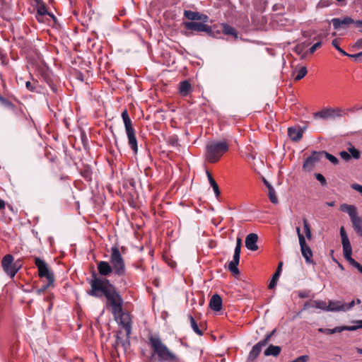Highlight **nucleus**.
<instances>
[{
  "label": "nucleus",
  "instance_id": "obj_45",
  "mask_svg": "<svg viewBox=\"0 0 362 362\" xmlns=\"http://www.w3.org/2000/svg\"><path fill=\"white\" fill-rule=\"evenodd\" d=\"M54 285H49V281H47V284L45 286H43L42 288L37 289L36 291V293L38 294V295H41L42 293H45V291H46V289L50 286H53Z\"/></svg>",
  "mask_w": 362,
  "mask_h": 362
},
{
  "label": "nucleus",
  "instance_id": "obj_56",
  "mask_svg": "<svg viewBox=\"0 0 362 362\" xmlns=\"http://www.w3.org/2000/svg\"><path fill=\"white\" fill-rule=\"evenodd\" d=\"M357 303V304H360L361 303V300L360 299H356V300L355 301V303Z\"/></svg>",
  "mask_w": 362,
  "mask_h": 362
},
{
  "label": "nucleus",
  "instance_id": "obj_54",
  "mask_svg": "<svg viewBox=\"0 0 362 362\" xmlns=\"http://www.w3.org/2000/svg\"><path fill=\"white\" fill-rule=\"evenodd\" d=\"M326 204L329 206H333L334 205V202H327Z\"/></svg>",
  "mask_w": 362,
  "mask_h": 362
},
{
  "label": "nucleus",
  "instance_id": "obj_52",
  "mask_svg": "<svg viewBox=\"0 0 362 362\" xmlns=\"http://www.w3.org/2000/svg\"><path fill=\"white\" fill-rule=\"evenodd\" d=\"M355 24L358 26L362 25V20L356 21Z\"/></svg>",
  "mask_w": 362,
  "mask_h": 362
},
{
  "label": "nucleus",
  "instance_id": "obj_23",
  "mask_svg": "<svg viewBox=\"0 0 362 362\" xmlns=\"http://www.w3.org/2000/svg\"><path fill=\"white\" fill-rule=\"evenodd\" d=\"M308 73L307 68L304 66L296 68L293 71L294 80L298 81L302 79Z\"/></svg>",
  "mask_w": 362,
  "mask_h": 362
},
{
  "label": "nucleus",
  "instance_id": "obj_32",
  "mask_svg": "<svg viewBox=\"0 0 362 362\" xmlns=\"http://www.w3.org/2000/svg\"><path fill=\"white\" fill-rule=\"evenodd\" d=\"M189 320L193 331L199 336L203 334V332L199 328L197 323L192 315H189Z\"/></svg>",
  "mask_w": 362,
  "mask_h": 362
},
{
  "label": "nucleus",
  "instance_id": "obj_35",
  "mask_svg": "<svg viewBox=\"0 0 362 362\" xmlns=\"http://www.w3.org/2000/svg\"><path fill=\"white\" fill-rule=\"evenodd\" d=\"M362 320H356L354 322V323L356 324V325H354V326H341V332L342 331H345V330H347V331H355L359 328H362Z\"/></svg>",
  "mask_w": 362,
  "mask_h": 362
},
{
  "label": "nucleus",
  "instance_id": "obj_55",
  "mask_svg": "<svg viewBox=\"0 0 362 362\" xmlns=\"http://www.w3.org/2000/svg\"><path fill=\"white\" fill-rule=\"evenodd\" d=\"M0 100H1V101H4V102L6 103L8 105H11V103L10 102H8V101L5 100H4L3 98H1V97H0Z\"/></svg>",
  "mask_w": 362,
  "mask_h": 362
},
{
  "label": "nucleus",
  "instance_id": "obj_16",
  "mask_svg": "<svg viewBox=\"0 0 362 362\" xmlns=\"http://www.w3.org/2000/svg\"><path fill=\"white\" fill-rule=\"evenodd\" d=\"M331 22L333 24L334 28L335 30H339L341 28H346L350 24L355 23L356 21H354L351 18L346 16L343 19L337 18H332Z\"/></svg>",
  "mask_w": 362,
  "mask_h": 362
},
{
  "label": "nucleus",
  "instance_id": "obj_51",
  "mask_svg": "<svg viewBox=\"0 0 362 362\" xmlns=\"http://www.w3.org/2000/svg\"><path fill=\"white\" fill-rule=\"evenodd\" d=\"M5 207V203L3 200L0 199V209H3Z\"/></svg>",
  "mask_w": 362,
  "mask_h": 362
},
{
  "label": "nucleus",
  "instance_id": "obj_12",
  "mask_svg": "<svg viewBox=\"0 0 362 362\" xmlns=\"http://www.w3.org/2000/svg\"><path fill=\"white\" fill-rule=\"evenodd\" d=\"M185 28L187 30L195 31V32H204L208 35L212 34V29L211 26L205 24V23L201 22H185L184 23Z\"/></svg>",
  "mask_w": 362,
  "mask_h": 362
},
{
  "label": "nucleus",
  "instance_id": "obj_33",
  "mask_svg": "<svg viewBox=\"0 0 362 362\" xmlns=\"http://www.w3.org/2000/svg\"><path fill=\"white\" fill-rule=\"evenodd\" d=\"M318 332L321 333H324L326 334H332L337 332H341V326L340 327H336L333 329H327V328H320L318 329Z\"/></svg>",
  "mask_w": 362,
  "mask_h": 362
},
{
  "label": "nucleus",
  "instance_id": "obj_31",
  "mask_svg": "<svg viewBox=\"0 0 362 362\" xmlns=\"http://www.w3.org/2000/svg\"><path fill=\"white\" fill-rule=\"evenodd\" d=\"M308 45L309 44L306 42L297 45L295 47V52L299 55L302 54V57H304L308 53H306V52L304 53L303 52Z\"/></svg>",
  "mask_w": 362,
  "mask_h": 362
},
{
  "label": "nucleus",
  "instance_id": "obj_7",
  "mask_svg": "<svg viewBox=\"0 0 362 362\" xmlns=\"http://www.w3.org/2000/svg\"><path fill=\"white\" fill-rule=\"evenodd\" d=\"M1 267L6 275L13 279L22 267V263L20 259L14 261L13 255L8 254L2 258Z\"/></svg>",
  "mask_w": 362,
  "mask_h": 362
},
{
  "label": "nucleus",
  "instance_id": "obj_60",
  "mask_svg": "<svg viewBox=\"0 0 362 362\" xmlns=\"http://www.w3.org/2000/svg\"><path fill=\"white\" fill-rule=\"evenodd\" d=\"M358 352L362 354V349H358Z\"/></svg>",
  "mask_w": 362,
  "mask_h": 362
},
{
  "label": "nucleus",
  "instance_id": "obj_39",
  "mask_svg": "<svg viewBox=\"0 0 362 362\" xmlns=\"http://www.w3.org/2000/svg\"><path fill=\"white\" fill-rule=\"evenodd\" d=\"M46 14H49V13L47 11L46 7L44 5L38 6L37 10V18L38 21H40L39 18L40 16L42 17Z\"/></svg>",
  "mask_w": 362,
  "mask_h": 362
},
{
  "label": "nucleus",
  "instance_id": "obj_49",
  "mask_svg": "<svg viewBox=\"0 0 362 362\" xmlns=\"http://www.w3.org/2000/svg\"><path fill=\"white\" fill-rule=\"evenodd\" d=\"M83 177L87 180H90V173L88 170H86L82 173Z\"/></svg>",
  "mask_w": 362,
  "mask_h": 362
},
{
  "label": "nucleus",
  "instance_id": "obj_48",
  "mask_svg": "<svg viewBox=\"0 0 362 362\" xmlns=\"http://www.w3.org/2000/svg\"><path fill=\"white\" fill-rule=\"evenodd\" d=\"M25 86H26L27 89L29 90L30 91L33 92L35 90V86L33 85V83H32L30 81L26 82Z\"/></svg>",
  "mask_w": 362,
  "mask_h": 362
},
{
  "label": "nucleus",
  "instance_id": "obj_6",
  "mask_svg": "<svg viewBox=\"0 0 362 362\" xmlns=\"http://www.w3.org/2000/svg\"><path fill=\"white\" fill-rule=\"evenodd\" d=\"M341 210L347 213L352 223V226L356 234L362 237V217L358 216L356 207L354 205L343 204Z\"/></svg>",
  "mask_w": 362,
  "mask_h": 362
},
{
  "label": "nucleus",
  "instance_id": "obj_43",
  "mask_svg": "<svg viewBox=\"0 0 362 362\" xmlns=\"http://www.w3.org/2000/svg\"><path fill=\"white\" fill-rule=\"evenodd\" d=\"M315 177L322 184V185H326V184H327L326 179L322 174H320V173L316 174Z\"/></svg>",
  "mask_w": 362,
  "mask_h": 362
},
{
  "label": "nucleus",
  "instance_id": "obj_8",
  "mask_svg": "<svg viewBox=\"0 0 362 362\" xmlns=\"http://www.w3.org/2000/svg\"><path fill=\"white\" fill-rule=\"evenodd\" d=\"M34 263L37 268L39 276L45 278L49 281V285H54V276L49 269L47 264L38 257H34Z\"/></svg>",
  "mask_w": 362,
  "mask_h": 362
},
{
  "label": "nucleus",
  "instance_id": "obj_30",
  "mask_svg": "<svg viewBox=\"0 0 362 362\" xmlns=\"http://www.w3.org/2000/svg\"><path fill=\"white\" fill-rule=\"evenodd\" d=\"M268 195L272 203L277 204L279 200L276 194L275 190L271 185H268Z\"/></svg>",
  "mask_w": 362,
  "mask_h": 362
},
{
  "label": "nucleus",
  "instance_id": "obj_20",
  "mask_svg": "<svg viewBox=\"0 0 362 362\" xmlns=\"http://www.w3.org/2000/svg\"><path fill=\"white\" fill-rule=\"evenodd\" d=\"M210 308L214 311H220L222 309V299L218 294L212 296L210 302Z\"/></svg>",
  "mask_w": 362,
  "mask_h": 362
},
{
  "label": "nucleus",
  "instance_id": "obj_42",
  "mask_svg": "<svg viewBox=\"0 0 362 362\" xmlns=\"http://www.w3.org/2000/svg\"><path fill=\"white\" fill-rule=\"evenodd\" d=\"M339 155L342 159L344 160H349L351 158V156L348 151H342L339 153Z\"/></svg>",
  "mask_w": 362,
  "mask_h": 362
},
{
  "label": "nucleus",
  "instance_id": "obj_22",
  "mask_svg": "<svg viewBox=\"0 0 362 362\" xmlns=\"http://www.w3.org/2000/svg\"><path fill=\"white\" fill-rule=\"evenodd\" d=\"M344 303L337 300V301H329L328 309L327 311L330 312H339L343 311Z\"/></svg>",
  "mask_w": 362,
  "mask_h": 362
},
{
  "label": "nucleus",
  "instance_id": "obj_10",
  "mask_svg": "<svg viewBox=\"0 0 362 362\" xmlns=\"http://www.w3.org/2000/svg\"><path fill=\"white\" fill-rule=\"evenodd\" d=\"M242 240L241 238H238L236 246L235 247L233 260L228 263V269L234 274H238L239 270L238 265L240 261V255L241 250Z\"/></svg>",
  "mask_w": 362,
  "mask_h": 362
},
{
  "label": "nucleus",
  "instance_id": "obj_21",
  "mask_svg": "<svg viewBox=\"0 0 362 362\" xmlns=\"http://www.w3.org/2000/svg\"><path fill=\"white\" fill-rule=\"evenodd\" d=\"M192 90L191 83L185 80L180 83L179 93L183 97L187 96Z\"/></svg>",
  "mask_w": 362,
  "mask_h": 362
},
{
  "label": "nucleus",
  "instance_id": "obj_50",
  "mask_svg": "<svg viewBox=\"0 0 362 362\" xmlns=\"http://www.w3.org/2000/svg\"><path fill=\"white\" fill-rule=\"evenodd\" d=\"M356 45L360 48H362V38L361 39H358L356 42Z\"/></svg>",
  "mask_w": 362,
  "mask_h": 362
},
{
  "label": "nucleus",
  "instance_id": "obj_27",
  "mask_svg": "<svg viewBox=\"0 0 362 362\" xmlns=\"http://www.w3.org/2000/svg\"><path fill=\"white\" fill-rule=\"evenodd\" d=\"M352 252H349V255H344V258L355 268H356L359 272L362 274V265L359 264L358 262L355 261L351 257Z\"/></svg>",
  "mask_w": 362,
  "mask_h": 362
},
{
  "label": "nucleus",
  "instance_id": "obj_15",
  "mask_svg": "<svg viewBox=\"0 0 362 362\" xmlns=\"http://www.w3.org/2000/svg\"><path fill=\"white\" fill-rule=\"evenodd\" d=\"M340 235L341 238L344 255H349V252H352V249L347 234L343 226H341L340 228Z\"/></svg>",
  "mask_w": 362,
  "mask_h": 362
},
{
  "label": "nucleus",
  "instance_id": "obj_4",
  "mask_svg": "<svg viewBox=\"0 0 362 362\" xmlns=\"http://www.w3.org/2000/svg\"><path fill=\"white\" fill-rule=\"evenodd\" d=\"M228 150L226 141H210L205 147V160L210 163H217Z\"/></svg>",
  "mask_w": 362,
  "mask_h": 362
},
{
  "label": "nucleus",
  "instance_id": "obj_28",
  "mask_svg": "<svg viewBox=\"0 0 362 362\" xmlns=\"http://www.w3.org/2000/svg\"><path fill=\"white\" fill-rule=\"evenodd\" d=\"M352 252H349V255H344V258L355 268H356L359 272L362 274V265L359 264L358 262L355 261L351 257Z\"/></svg>",
  "mask_w": 362,
  "mask_h": 362
},
{
  "label": "nucleus",
  "instance_id": "obj_53",
  "mask_svg": "<svg viewBox=\"0 0 362 362\" xmlns=\"http://www.w3.org/2000/svg\"><path fill=\"white\" fill-rule=\"evenodd\" d=\"M206 175H207V177H208V180H209V177H212L211 174L210 173L209 171L206 170Z\"/></svg>",
  "mask_w": 362,
  "mask_h": 362
},
{
  "label": "nucleus",
  "instance_id": "obj_57",
  "mask_svg": "<svg viewBox=\"0 0 362 362\" xmlns=\"http://www.w3.org/2000/svg\"><path fill=\"white\" fill-rule=\"evenodd\" d=\"M121 283H123L124 286H126V285H127V282H126V281H124V280H123V279H122Z\"/></svg>",
  "mask_w": 362,
  "mask_h": 362
},
{
  "label": "nucleus",
  "instance_id": "obj_24",
  "mask_svg": "<svg viewBox=\"0 0 362 362\" xmlns=\"http://www.w3.org/2000/svg\"><path fill=\"white\" fill-rule=\"evenodd\" d=\"M281 349L279 346L269 345L268 348L264 351V354L267 356H278L281 353Z\"/></svg>",
  "mask_w": 362,
  "mask_h": 362
},
{
  "label": "nucleus",
  "instance_id": "obj_14",
  "mask_svg": "<svg viewBox=\"0 0 362 362\" xmlns=\"http://www.w3.org/2000/svg\"><path fill=\"white\" fill-rule=\"evenodd\" d=\"M184 16L192 21H200L203 23H207L209 21V17L206 15L196 11L185 10L184 11Z\"/></svg>",
  "mask_w": 362,
  "mask_h": 362
},
{
  "label": "nucleus",
  "instance_id": "obj_19",
  "mask_svg": "<svg viewBox=\"0 0 362 362\" xmlns=\"http://www.w3.org/2000/svg\"><path fill=\"white\" fill-rule=\"evenodd\" d=\"M303 130L300 127H291L288 129V135L293 141H298L303 137Z\"/></svg>",
  "mask_w": 362,
  "mask_h": 362
},
{
  "label": "nucleus",
  "instance_id": "obj_25",
  "mask_svg": "<svg viewBox=\"0 0 362 362\" xmlns=\"http://www.w3.org/2000/svg\"><path fill=\"white\" fill-rule=\"evenodd\" d=\"M332 45L344 56H348L351 58H354V59L357 58L360 56H362V52L358 54H349L346 53L344 49H342L339 46V41L337 39L333 40L332 42Z\"/></svg>",
  "mask_w": 362,
  "mask_h": 362
},
{
  "label": "nucleus",
  "instance_id": "obj_13",
  "mask_svg": "<svg viewBox=\"0 0 362 362\" xmlns=\"http://www.w3.org/2000/svg\"><path fill=\"white\" fill-rule=\"evenodd\" d=\"M323 156V153L314 151L304 161L303 168L305 171H311L315 163L319 161Z\"/></svg>",
  "mask_w": 362,
  "mask_h": 362
},
{
  "label": "nucleus",
  "instance_id": "obj_29",
  "mask_svg": "<svg viewBox=\"0 0 362 362\" xmlns=\"http://www.w3.org/2000/svg\"><path fill=\"white\" fill-rule=\"evenodd\" d=\"M303 229H304V232L305 233V236L308 238V240H310L312 239V233H311L310 226L308 220L305 218H303Z\"/></svg>",
  "mask_w": 362,
  "mask_h": 362
},
{
  "label": "nucleus",
  "instance_id": "obj_38",
  "mask_svg": "<svg viewBox=\"0 0 362 362\" xmlns=\"http://www.w3.org/2000/svg\"><path fill=\"white\" fill-rule=\"evenodd\" d=\"M209 182L210 185L212 187L216 196L218 197L220 195V190H219L218 184L216 183L215 180L213 178V177H209Z\"/></svg>",
  "mask_w": 362,
  "mask_h": 362
},
{
  "label": "nucleus",
  "instance_id": "obj_9",
  "mask_svg": "<svg viewBox=\"0 0 362 362\" xmlns=\"http://www.w3.org/2000/svg\"><path fill=\"white\" fill-rule=\"evenodd\" d=\"M340 108H325L313 114L315 119H329L341 117Z\"/></svg>",
  "mask_w": 362,
  "mask_h": 362
},
{
  "label": "nucleus",
  "instance_id": "obj_2",
  "mask_svg": "<svg viewBox=\"0 0 362 362\" xmlns=\"http://www.w3.org/2000/svg\"><path fill=\"white\" fill-rule=\"evenodd\" d=\"M97 269L99 274L103 278L110 276L112 274L122 278L126 276L125 261L117 246L115 245L111 247L109 262L99 261L97 262Z\"/></svg>",
  "mask_w": 362,
  "mask_h": 362
},
{
  "label": "nucleus",
  "instance_id": "obj_1",
  "mask_svg": "<svg viewBox=\"0 0 362 362\" xmlns=\"http://www.w3.org/2000/svg\"><path fill=\"white\" fill-rule=\"evenodd\" d=\"M90 289L88 294L95 297L106 298V308L111 311L115 318H120L123 327L129 334L131 329L130 322L124 317L123 313V298L117 288L110 281L109 279L97 276L95 273L92 274V279L90 280Z\"/></svg>",
  "mask_w": 362,
  "mask_h": 362
},
{
  "label": "nucleus",
  "instance_id": "obj_11",
  "mask_svg": "<svg viewBox=\"0 0 362 362\" xmlns=\"http://www.w3.org/2000/svg\"><path fill=\"white\" fill-rule=\"evenodd\" d=\"M274 332L275 330H273L271 333L267 334L264 339L259 341L252 347V350L250 351L248 355L249 361H252L259 356L262 351V348L267 344L268 341L270 340L272 336L274 334Z\"/></svg>",
  "mask_w": 362,
  "mask_h": 362
},
{
  "label": "nucleus",
  "instance_id": "obj_26",
  "mask_svg": "<svg viewBox=\"0 0 362 362\" xmlns=\"http://www.w3.org/2000/svg\"><path fill=\"white\" fill-rule=\"evenodd\" d=\"M221 26L222 31L225 35L233 36L235 38L238 37V33L233 27L226 23H223Z\"/></svg>",
  "mask_w": 362,
  "mask_h": 362
},
{
  "label": "nucleus",
  "instance_id": "obj_40",
  "mask_svg": "<svg viewBox=\"0 0 362 362\" xmlns=\"http://www.w3.org/2000/svg\"><path fill=\"white\" fill-rule=\"evenodd\" d=\"M322 153H323V156H325L326 157V158L327 160H329L334 165H337L338 163L339 160L335 156H332V154H330L329 153L325 152V151H322Z\"/></svg>",
  "mask_w": 362,
  "mask_h": 362
},
{
  "label": "nucleus",
  "instance_id": "obj_17",
  "mask_svg": "<svg viewBox=\"0 0 362 362\" xmlns=\"http://www.w3.org/2000/svg\"><path fill=\"white\" fill-rule=\"evenodd\" d=\"M300 247V252L303 257L305 258L306 263H313V251L310 247L307 245L306 241L299 243Z\"/></svg>",
  "mask_w": 362,
  "mask_h": 362
},
{
  "label": "nucleus",
  "instance_id": "obj_59",
  "mask_svg": "<svg viewBox=\"0 0 362 362\" xmlns=\"http://www.w3.org/2000/svg\"><path fill=\"white\" fill-rule=\"evenodd\" d=\"M264 183L265 185H267V187H268V185H270L267 181L264 180Z\"/></svg>",
  "mask_w": 362,
  "mask_h": 362
},
{
  "label": "nucleus",
  "instance_id": "obj_44",
  "mask_svg": "<svg viewBox=\"0 0 362 362\" xmlns=\"http://www.w3.org/2000/svg\"><path fill=\"white\" fill-rule=\"evenodd\" d=\"M296 233H297V235H298V237L299 243L305 241V238L304 235L300 232V227H298V226L296 227Z\"/></svg>",
  "mask_w": 362,
  "mask_h": 362
},
{
  "label": "nucleus",
  "instance_id": "obj_37",
  "mask_svg": "<svg viewBox=\"0 0 362 362\" xmlns=\"http://www.w3.org/2000/svg\"><path fill=\"white\" fill-rule=\"evenodd\" d=\"M313 306L316 308H319L325 311H327L328 305H327L325 301L323 300H315L313 302Z\"/></svg>",
  "mask_w": 362,
  "mask_h": 362
},
{
  "label": "nucleus",
  "instance_id": "obj_61",
  "mask_svg": "<svg viewBox=\"0 0 362 362\" xmlns=\"http://www.w3.org/2000/svg\"><path fill=\"white\" fill-rule=\"evenodd\" d=\"M361 323H362V322H361Z\"/></svg>",
  "mask_w": 362,
  "mask_h": 362
},
{
  "label": "nucleus",
  "instance_id": "obj_36",
  "mask_svg": "<svg viewBox=\"0 0 362 362\" xmlns=\"http://www.w3.org/2000/svg\"><path fill=\"white\" fill-rule=\"evenodd\" d=\"M348 152L349 153L350 156L351 155V156L355 158V159H358L361 156V153L360 151L356 149L354 146H350L348 148Z\"/></svg>",
  "mask_w": 362,
  "mask_h": 362
},
{
  "label": "nucleus",
  "instance_id": "obj_3",
  "mask_svg": "<svg viewBox=\"0 0 362 362\" xmlns=\"http://www.w3.org/2000/svg\"><path fill=\"white\" fill-rule=\"evenodd\" d=\"M148 344L151 350V358L157 356L158 361L177 362V356L165 345L158 336L148 337Z\"/></svg>",
  "mask_w": 362,
  "mask_h": 362
},
{
  "label": "nucleus",
  "instance_id": "obj_58",
  "mask_svg": "<svg viewBox=\"0 0 362 362\" xmlns=\"http://www.w3.org/2000/svg\"><path fill=\"white\" fill-rule=\"evenodd\" d=\"M279 267H280V272L281 271L282 262H279Z\"/></svg>",
  "mask_w": 362,
  "mask_h": 362
},
{
  "label": "nucleus",
  "instance_id": "obj_46",
  "mask_svg": "<svg viewBox=\"0 0 362 362\" xmlns=\"http://www.w3.org/2000/svg\"><path fill=\"white\" fill-rule=\"evenodd\" d=\"M354 305H355V300H352L349 304L344 303L343 311L345 312V311H347V310L351 309L354 306Z\"/></svg>",
  "mask_w": 362,
  "mask_h": 362
},
{
  "label": "nucleus",
  "instance_id": "obj_34",
  "mask_svg": "<svg viewBox=\"0 0 362 362\" xmlns=\"http://www.w3.org/2000/svg\"><path fill=\"white\" fill-rule=\"evenodd\" d=\"M280 276V267H278L277 270L274 274L272 279L269 284V288L272 289L276 285V281Z\"/></svg>",
  "mask_w": 362,
  "mask_h": 362
},
{
  "label": "nucleus",
  "instance_id": "obj_47",
  "mask_svg": "<svg viewBox=\"0 0 362 362\" xmlns=\"http://www.w3.org/2000/svg\"><path fill=\"white\" fill-rule=\"evenodd\" d=\"M351 187L353 189L360 192L362 195V185L357 183H354L351 185Z\"/></svg>",
  "mask_w": 362,
  "mask_h": 362
},
{
  "label": "nucleus",
  "instance_id": "obj_41",
  "mask_svg": "<svg viewBox=\"0 0 362 362\" xmlns=\"http://www.w3.org/2000/svg\"><path fill=\"white\" fill-rule=\"evenodd\" d=\"M322 46L321 42H317L315 44H314L309 49L306 51V53H308L310 54H313L317 49H319Z\"/></svg>",
  "mask_w": 362,
  "mask_h": 362
},
{
  "label": "nucleus",
  "instance_id": "obj_5",
  "mask_svg": "<svg viewBox=\"0 0 362 362\" xmlns=\"http://www.w3.org/2000/svg\"><path fill=\"white\" fill-rule=\"evenodd\" d=\"M122 118L124 124L126 134L128 139V144L134 154L138 153L137 139L136 137L135 129H134L132 120L129 116L127 110L122 112Z\"/></svg>",
  "mask_w": 362,
  "mask_h": 362
},
{
  "label": "nucleus",
  "instance_id": "obj_18",
  "mask_svg": "<svg viewBox=\"0 0 362 362\" xmlns=\"http://www.w3.org/2000/svg\"><path fill=\"white\" fill-rule=\"evenodd\" d=\"M258 236L255 233H250L245 238V246L251 251H256L258 250L257 245Z\"/></svg>",
  "mask_w": 362,
  "mask_h": 362
}]
</instances>
